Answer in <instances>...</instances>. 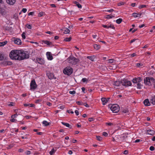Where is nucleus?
I'll return each instance as SVG.
<instances>
[{
	"instance_id": "26",
	"label": "nucleus",
	"mask_w": 155,
	"mask_h": 155,
	"mask_svg": "<svg viewBox=\"0 0 155 155\" xmlns=\"http://www.w3.org/2000/svg\"><path fill=\"white\" fill-rule=\"evenodd\" d=\"M71 40V37H69V38H65L64 41H70Z\"/></svg>"
},
{
	"instance_id": "35",
	"label": "nucleus",
	"mask_w": 155,
	"mask_h": 155,
	"mask_svg": "<svg viewBox=\"0 0 155 155\" xmlns=\"http://www.w3.org/2000/svg\"><path fill=\"white\" fill-rule=\"evenodd\" d=\"M136 55V54L135 53H133L132 54H129L128 55V57L127 58H132L135 56Z\"/></svg>"
},
{
	"instance_id": "34",
	"label": "nucleus",
	"mask_w": 155,
	"mask_h": 155,
	"mask_svg": "<svg viewBox=\"0 0 155 155\" xmlns=\"http://www.w3.org/2000/svg\"><path fill=\"white\" fill-rule=\"evenodd\" d=\"M0 13H1L2 15H4L5 13V10L0 8Z\"/></svg>"
},
{
	"instance_id": "56",
	"label": "nucleus",
	"mask_w": 155,
	"mask_h": 155,
	"mask_svg": "<svg viewBox=\"0 0 155 155\" xmlns=\"http://www.w3.org/2000/svg\"><path fill=\"white\" fill-rule=\"evenodd\" d=\"M25 117L27 119H29L32 117V116H26Z\"/></svg>"
},
{
	"instance_id": "61",
	"label": "nucleus",
	"mask_w": 155,
	"mask_h": 155,
	"mask_svg": "<svg viewBox=\"0 0 155 155\" xmlns=\"http://www.w3.org/2000/svg\"><path fill=\"white\" fill-rule=\"evenodd\" d=\"M114 11V10H113V9H111L110 10H108L107 11V12H113Z\"/></svg>"
},
{
	"instance_id": "46",
	"label": "nucleus",
	"mask_w": 155,
	"mask_h": 155,
	"mask_svg": "<svg viewBox=\"0 0 155 155\" xmlns=\"http://www.w3.org/2000/svg\"><path fill=\"white\" fill-rule=\"evenodd\" d=\"M154 147L152 146H150V150L151 151H153L154 150Z\"/></svg>"
},
{
	"instance_id": "38",
	"label": "nucleus",
	"mask_w": 155,
	"mask_h": 155,
	"mask_svg": "<svg viewBox=\"0 0 155 155\" xmlns=\"http://www.w3.org/2000/svg\"><path fill=\"white\" fill-rule=\"evenodd\" d=\"M96 138L97 140H98L100 141H101L102 140V138L100 136H97Z\"/></svg>"
},
{
	"instance_id": "8",
	"label": "nucleus",
	"mask_w": 155,
	"mask_h": 155,
	"mask_svg": "<svg viewBox=\"0 0 155 155\" xmlns=\"http://www.w3.org/2000/svg\"><path fill=\"white\" fill-rule=\"evenodd\" d=\"M36 63H38L41 64H44L45 61L43 59H34L33 60Z\"/></svg>"
},
{
	"instance_id": "31",
	"label": "nucleus",
	"mask_w": 155,
	"mask_h": 155,
	"mask_svg": "<svg viewBox=\"0 0 155 155\" xmlns=\"http://www.w3.org/2000/svg\"><path fill=\"white\" fill-rule=\"evenodd\" d=\"M127 137V136H126V135H124L121 138V140L124 141H126V139Z\"/></svg>"
},
{
	"instance_id": "39",
	"label": "nucleus",
	"mask_w": 155,
	"mask_h": 155,
	"mask_svg": "<svg viewBox=\"0 0 155 155\" xmlns=\"http://www.w3.org/2000/svg\"><path fill=\"white\" fill-rule=\"evenodd\" d=\"M142 86V85H141V84H140V83H139L137 84V87L139 89H141V88Z\"/></svg>"
},
{
	"instance_id": "12",
	"label": "nucleus",
	"mask_w": 155,
	"mask_h": 155,
	"mask_svg": "<svg viewBox=\"0 0 155 155\" xmlns=\"http://www.w3.org/2000/svg\"><path fill=\"white\" fill-rule=\"evenodd\" d=\"M2 64L6 66L8 65H12V63L11 61H8L5 60L3 61Z\"/></svg>"
},
{
	"instance_id": "52",
	"label": "nucleus",
	"mask_w": 155,
	"mask_h": 155,
	"mask_svg": "<svg viewBox=\"0 0 155 155\" xmlns=\"http://www.w3.org/2000/svg\"><path fill=\"white\" fill-rule=\"evenodd\" d=\"M64 107H65V106L64 105H63V106H59L58 107V108L60 109H63Z\"/></svg>"
},
{
	"instance_id": "10",
	"label": "nucleus",
	"mask_w": 155,
	"mask_h": 155,
	"mask_svg": "<svg viewBox=\"0 0 155 155\" xmlns=\"http://www.w3.org/2000/svg\"><path fill=\"white\" fill-rule=\"evenodd\" d=\"M142 79L141 78L139 77L136 78H134L133 80V82L134 83L138 84L139 83H140V82L141 81Z\"/></svg>"
},
{
	"instance_id": "29",
	"label": "nucleus",
	"mask_w": 155,
	"mask_h": 155,
	"mask_svg": "<svg viewBox=\"0 0 155 155\" xmlns=\"http://www.w3.org/2000/svg\"><path fill=\"white\" fill-rule=\"evenodd\" d=\"M122 19L121 18H119L116 20V23L118 24H120L122 21Z\"/></svg>"
},
{
	"instance_id": "47",
	"label": "nucleus",
	"mask_w": 155,
	"mask_h": 155,
	"mask_svg": "<svg viewBox=\"0 0 155 155\" xmlns=\"http://www.w3.org/2000/svg\"><path fill=\"white\" fill-rule=\"evenodd\" d=\"M103 135L105 137H107L108 135V134L107 133L105 132H104L103 133Z\"/></svg>"
},
{
	"instance_id": "28",
	"label": "nucleus",
	"mask_w": 155,
	"mask_h": 155,
	"mask_svg": "<svg viewBox=\"0 0 155 155\" xmlns=\"http://www.w3.org/2000/svg\"><path fill=\"white\" fill-rule=\"evenodd\" d=\"M42 124L45 126H47L49 125L48 123L46 120H44L42 122Z\"/></svg>"
},
{
	"instance_id": "40",
	"label": "nucleus",
	"mask_w": 155,
	"mask_h": 155,
	"mask_svg": "<svg viewBox=\"0 0 155 155\" xmlns=\"http://www.w3.org/2000/svg\"><path fill=\"white\" fill-rule=\"evenodd\" d=\"M10 121L12 122H16L17 121V120L15 119H14V118H11L10 119Z\"/></svg>"
},
{
	"instance_id": "64",
	"label": "nucleus",
	"mask_w": 155,
	"mask_h": 155,
	"mask_svg": "<svg viewBox=\"0 0 155 155\" xmlns=\"http://www.w3.org/2000/svg\"><path fill=\"white\" fill-rule=\"evenodd\" d=\"M102 26L104 28H108V26H107V25H102Z\"/></svg>"
},
{
	"instance_id": "55",
	"label": "nucleus",
	"mask_w": 155,
	"mask_h": 155,
	"mask_svg": "<svg viewBox=\"0 0 155 155\" xmlns=\"http://www.w3.org/2000/svg\"><path fill=\"white\" fill-rule=\"evenodd\" d=\"M34 14V12H30L29 13H28V15H33V14Z\"/></svg>"
},
{
	"instance_id": "43",
	"label": "nucleus",
	"mask_w": 155,
	"mask_h": 155,
	"mask_svg": "<svg viewBox=\"0 0 155 155\" xmlns=\"http://www.w3.org/2000/svg\"><path fill=\"white\" fill-rule=\"evenodd\" d=\"M108 28H111L112 29H114L115 28L114 25H110V26H108Z\"/></svg>"
},
{
	"instance_id": "60",
	"label": "nucleus",
	"mask_w": 155,
	"mask_h": 155,
	"mask_svg": "<svg viewBox=\"0 0 155 155\" xmlns=\"http://www.w3.org/2000/svg\"><path fill=\"white\" fill-rule=\"evenodd\" d=\"M84 105L86 107H89V106L87 104V103H84Z\"/></svg>"
},
{
	"instance_id": "23",
	"label": "nucleus",
	"mask_w": 155,
	"mask_h": 155,
	"mask_svg": "<svg viewBox=\"0 0 155 155\" xmlns=\"http://www.w3.org/2000/svg\"><path fill=\"white\" fill-rule=\"evenodd\" d=\"M74 4H76L77 6V7L79 8H82V6L81 5L79 4V3H78V2H76V1H74Z\"/></svg>"
},
{
	"instance_id": "4",
	"label": "nucleus",
	"mask_w": 155,
	"mask_h": 155,
	"mask_svg": "<svg viewBox=\"0 0 155 155\" xmlns=\"http://www.w3.org/2000/svg\"><path fill=\"white\" fill-rule=\"evenodd\" d=\"M110 110L113 113H116L118 112L120 110V108L119 106L116 104L113 105H111V107L110 108Z\"/></svg>"
},
{
	"instance_id": "15",
	"label": "nucleus",
	"mask_w": 155,
	"mask_h": 155,
	"mask_svg": "<svg viewBox=\"0 0 155 155\" xmlns=\"http://www.w3.org/2000/svg\"><path fill=\"white\" fill-rule=\"evenodd\" d=\"M6 2L8 4L12 5L15 3L16 0H6Z\"/></svg>"
},
{
	"instance_id": "44",
	"label": "nucleus",
	"mask_w": 155,
	"mask_h": 155,
	"mask_svg": "<svg viewBox=\"0 0 155 155\" xmlns=\"http://www.w3.org/2000/svg\"><path fill=\"white\" fill-rule=\"evenodd\" d=\"M28 29H31V26L30 25L27 24L26 25Z\"/></svg>"
},
{
	"instance_id": "25",
	"label": "nucleus",
	"mask_w": 155,
	"mask_h": 155,
	"mask_svg": "<svg viewBox=\"0 0 155 155\" xmlns=\"http://www.w3.org/2000/svg\"><path fill=\"white\" fill-rule=\"evenodd\" d=\"M43 42L48 45H50L52 44V43L51 42H50L49 41H43Z\"/></svg>"
},
{
	"instance_id": "6",
	"label": "nucleus",
	"mask_w": 155,
	"mask_h": 155,
	"mask_svg": "<svg viewBox=\"0 0 155 155\" xmlns=\"http://www.w3.org/2000/svg\"><path fill=\"white\" fill-rule=\"evenodd\" d=\"M121 84L126 86H129L131 85L132 84L130 81L127 79L123 80L121 81Z\"/></svg>"
},
{
	"instance_id": "63",
	"label": "nucleus",
	"mask_w": 155,
	"mask_h": 155,
	"mask_svg": "<svg viewBox=\"0 0 155 155\" xmlns=\"http://www.w3.org/2000/svg\"><path fill=\"white\" fill-rule=\"evenodd\" d=\"M29 106L30 107H33L35 106V105L33 104H29Z\"/></svg>"
},
{
	"instance_id": "27",
	"label": "nucleus",
	"mask_w": 155,
	"mask_h": 155,
	"mask_svg": "<svg viewBox=\"0 0 155 155\" xmlns=\"http://www.w3.org/2000/svg\"><path fill=\"white\" fill-rule=\"evenodd\" d=\"M7 43V41H5L4 42H0V46H4Z\"/></svg>"
},
{
	"instance_id": "3",
	"label": "nucleus",
	"mask_w": 155,
	"mask_h": 155,
	"mask_svg": "<svg viewBox=\"0 0 155 155\" xmlns=\"http://www.w3.org/2000/svg\"><path fill=\"white\" fill-rule=\"evenodd\" d=\"M63 73L68 75H71L73 72V68L69 67H67L64 69Z\"/></svg>"
},
{
	"instance_id": "18",
	"label": "nucleus",
	"mask_w": 155,
	"mask_h": 155,
	"mask_svg": "<svg viewBox=\"0 0 155 155\" xmlns=\"http://www.w3.org/2000/svg\"><path fill=\"white\" fill-rule=\"evenodd\" d=\"M101 101L102 102V104L103 105H105L107 103V102L108 101V100L107 99H106L105 98H101Z\"/></svg>"
},
{
	"instance_id": "54",
	"label": "nucleus",
	"mask_w": 155,
	"mask_h": 155,
	"mask_svg": "<svg viewBox=\"0 0 155 155\" xmlns=\"http://www.w3.org/2000/svg\"><path fill=\"white\" fill-rule=\"evenodd\" d=\"M4 54L0 53V58H4Z\"/></svg>"
},
{
	"instance_id": "2",
	"label": "nucleus",
	"mask_w": 155,
	"mask_h": 155,
	"mask_svg": "<svg viewBox=\"0 0 155 155\" xmlns=\"http://www.w3.org/2000/svg\"><path fill=\"white\" fill-rule=\"evenodd\" d=\"M144 82L146 84L151 85L155 83L154 79L153 78L147 77L144 79Z\"/></svg>"
},
{
	"instance_id": "21",
	"label": "nucleus",
	"mask_w": 155,
	"mask_h": 155,
	"mask_svg": "<svg viewBox=\"0 0 155 155\" xmlns=\"http://www.w3.org/2000/svg\"><path fill=\"white\" fill-rule=\"evenodd\" d=\"M47 58H53L50 52H47L46 53Z\"/></svg>"
},
{
	"instance_id": "5",
	"label": "nucleus",
	"mask_w": 155,
	"mask_h": 155,
	"mask_svg": "<svg viewBox=\"0 0 155 155\" xmlns=\"http://www.w3.org/2000/svg\"><path fill=\"white\" fill-rule=\"evenodd\" d=\"M37 85L36 84L35 80H33L31 81L30 84V90H34L37 87Z\"/></svg>"
},
{
	"instance_id": "17",
	"label": "nucleus",
	"mask_w": 155,
	"mask_h": 155,
	"mask_svg": "<svg viewBox=\"0 0 155 155\" xmlns=\"http://www.w3.org/2000/svg\"><path fill=\"white\" fill-rule=\"evenodd\" d=\"M143 104L146 106H149L150 105V103L149 102L148 99H146L143 101Z\"/></svg>"
},
{
	"instance_id": "37",
	"label": "nucleus",
	"mask_w": 155,
	"mask_h": 155,
	"mask_svg": "<svg viewBox=\"0 0 155 155\" xmlns=\"http://www.w3.org/2000/svg\"><path fill=\"white\" fill-rule=\"evenodd\" d=\"M64 32L65 34H68L70 32V30L67 28H65V30H64Z\"/></svg>"
},
{
	"instance_id": "13",
	"label": "nucleus",
	"mask_w": 155,
	"mask_h": 155,
	"mask_svg": "<svg viewBox=\"0 0 155 155\" xmlns=\"http://www.w3.org/2000/svg\"><path fill=\"white\" fill-rule=\"evenodd\" d=\"M155 132L152 130H148L147 131L146 134L149 135H153L154 134Z\"/></svg>"
},
{
	"instance_id": "36",
	"label": "nucleus",
	"mask_w": 155,
	"mask_h": 155,
	"mask_svg": "<svg viewBox=\"0 0 155 155\" xmlns=\"http://www.w3.org/2000/svg\"><path fill=\"white\" fill-rule=\"evenodd\" d=\"M114 17V16H112L111 15H107L106 16V18L107 19H110L112 18L113 17Z\"/></svg>"
},
{
	"instance_id": "49",
	"label": "nucleus",
	"mask_w": 155,
	"mask_h": 155,
	"mask_svg": "<svg viewBox=\"0 0 155 155\" xmlns=\"http://www.w3.org/2000/svg\"><path fill=\"white\" fill-rule=\"evenodd\" d=\"M43 12H40L38 15V16L39 17L42 16L43 15Z\"/></svg>"
},
{
	"instance_id": "11",
	"label": "nucleus",
	"mask_w": 155,
	"mask_h": 155,
	"mask_svg": "<svg viewBox=\"0 0 155 155\" xmlns=\"http://www.w3.org/2000/svg\"><path fill=\"white\" fill-rule=\"evenodd\" d=\"M13 41L15 44L18 45H20L21 44V41L19 38H14Z\"/></svg>"
},
{
	"instance_id": "32",
	"label": "nucleus",
	"mask_w": 155,
	"mask_h": 155,
	"mask_svg": "<svg viewBox=\"0 0 155 155\" xmlns=\"http://www.w3.org/2000/svg\"><path fill=\"white\" fill-rule=\"evenodd\" d=\"M107 61L108 63H112L114 62V60L113 59H109L107 60Z\"/></svg>"
},
{
	"instance_id": "41",
	"label": "nucleus",
	"mask_w": 155,
	"mask_h": 155,
	"mask_svg": "<svg viewBox=\"0 0 155 155\" xmlns=\"http://www.w3.org/2000/svg\"><path fill=\"white\" fill-rule=\"evenodd\" d=\"M25 32H23L21 36L22 38L24 39H25Z\"/></svg>"
},
{
	"instance_id": "48",
	"label": "nucleus",
	"mask_w": 155,
	"mask_h": 155,
	"mask_svg": "<svg viewBox=\"0 0 155 155\" xmlns=\"http://www.w3.org/2000/svg\"><path fill=\"white\" fill-rule=\"evenodd\" d=\"M81 81L83 82H85L87 81V78H84L82 79Z\"/></svg>"
},
{
	"instance_id": "20",
	"label": "nucleus",
	"mask_w": 155,
	"mask_h": 155,
	"mask_svg": "<svg viewBox=\"0 0 155 155\" xmlns=\"http://www.w3.org/2000/svg\"><path fill=\"white\" fill-rule=\"evenodd\" d=\"M132 16L135 18L140 17L141 15V14H139L137 13H134L132 14Z\"/></svg>"
},
{
	"instance_id": "22",
	"label": "nucleus",
	"mask_w": 155,
	"mask_h": 155,
	"mask_svg": "<svg viewBox=\"0 0 155 155\" xmlns=\"http://www.w3.org/2000/svg\"><path fill=\"white\" fill-rule=\"evenodd\" d=\"M61 124L63 125H64L66 126L67 127L70 128L71 127V126L69 124H68V123H64L63 122H62Z\"/></svg>"
},
{
	"instance_id": "9",
	"label": "nucleus",
	"mask_w": 155,
	"mask_h": 155,
	"mask_svg": "<svg viewBox=\"0 0 155 155\" xmlns=\"http://www.w3.org/2000/svg\"><path fill=\"white\" fill-rule=\"evenodd\" d=\"M121 84V81H116L113 83V85L114 86V88H117Z\"/></svg>"
},
{
	"instance_id": "59",
	"label": "nucleus",
	"mask_w": 155,
	"mask_h": 155,
	"mask_svg": "<svg viewBox=\"0 0 155 155\" xmlns=\"http://www.w3.org/2000/svg\"><path fill=\"white\" fill-rule=\"evenodd\" d=\"M22 11L24 12L25 13L27 11V9L25 8H23L22 9Z\"/></svg>"
},
{
	"instance_id": "51",
	"label": "nucleus",
	"mask_w": 155,
	"mask_h": 155,
	"mask_svg": "<svg viewBox=\"0 0 155 155\" xmlns=\"http://www.w3.org/2000/svg\"><path fill=\"white\" fill-rule=\"evenodd\" d=\"M25 153L27 155H29L31 154V151L29 150H27L25 152Z\"/></svg>"
},
{
	"instance_id": "53",
	"label": "nucleus",
	"mask_w": 155,
	"mask_h": 155,
	"mask_svg": "<svg viewBox=\"0 0 155 155\" xmlns=\"http://www.w3.org/2000/svg\"><path fill=\"white\" fill-rule=\"evenodd\" d=\"M146 5H141L140 6L139 8H143L145 7Z\"/></svg>"
},
{
	"instance_id": "7",
	"label": "nucleus",
	"mask_w": 155,
	"mask_h": 155,
	"mask_svg": "<svg viewBox=\"0 0 155 155\" xmlns=\"http://www.w3.org/2000/svg\"><path fill=\"white\" fill-rule=\"evenodd\" d=\"M68 62L71 65H75L79 62V59H69Z\"/></svg>"
},
{
	"instance_id": "42",
	"label": "nucleus",
	"mask_w": 155,
	"mask_h": 155,
	"mask_svg": "<svg viewBox=\"0 0 155 155\" xmlns=\"http://www.w3.org/2000/svg\"><path fill=\"white\" fill-rule=\"evenodd\" d=\"M136 65L138 67L142 66L143 65L142 63H137Z\"/></svg>"
},
{
	"instance_id": "14",
	"label": "nucleus",
	"mask_w": 155,
	"mask_h": 155,
	"mask_svg": "<svg viewBox=\"0 0 155 155\" xmlns=\"http://www.w3.org/2000/svg\"><path fill=\"white\" fill-rule=\"evenodd\" d=\"M47 75L50 79H53L54 77L53 74L49 72L47 73Z\"/></svg>"
},
{
	"instance_id": "1",
	"label": "nucleus",
	"mask_w": 155,
	"mask_h": 155,
	"mask_svg": "<svg viewBox=\"0 0 155 155\" xmlns=\"http://www.w3.org/2000/svg\"><path fill=\"white\" fill-rule=\"evenodd\" d=\"M10 58H29V53L23 50H13L9 53Z\"/></svg>"
},
{
	"instance_id": "58",
	"label": "nucleus",
	"mask_w": 155,
	"mask_h": 155,
	"mask_svg": "<svg viewBox=\"0 0 155 155\" xmlns=\"http://www.w3.org/2000/svg\"><path fill=\"white\" fill-rule=\"evenodd\" d=\"M94 120V119L93 118H90L88 119V120L90 122L92 121H93Z\"/></svg>"
},
{
	"instance_id": "24",
	"label": "nucleus",
	"mask_w": 155,
	"mask_h": 155,
	"mask_svg": "<svg viewBox=\"0 0 155 155\" xmlns=\"http://www.w3.org/2000/svg\"><path fill=\"white\" fill-rule=\"evenodd\" d=\"M96 57L98 58H107V57L106 56H105L104 55L99 54L97 55V56Z\"/></svg>"
},
{
	"instance_id": "50",
	"label": "nucleus",
	"mask_w": 155,
	"mask_h": 155,
	"mask_svg": "<svg viewBox=\"0 0 155 155\" xmlns=\"http://www.w3.org/2000/svg\"><path fill=\"white\" fill-rule=\"evenodd\" d=\"M77 104L79 105H82L83 104V103L81 101H77L76 102Z\"/></svg>"
},
{
	"instance_id": "57",
	"label": "nucleus",
	"mask_w": 155,
	"mask_h": 155,
	"mask_svg": "<svg viewBox=\"0 0 155 155\" xmlns=\"http://www.w3.org/2000/svg\"><path fill=\"white\" fill-rule=\"evenodd\" d=\"M75 113L77 116L79 114V112L78 111V110H75Z\"/></svg>"
},
{
	"instance_id": "62",
	"label": "nucleus",
	"mask_w": 155,
	"mask_h": 155,
	"mask_svg": "<svg viewBox=\"0 0 155 155\" xmlns=\"http://www.w3.org/2000/svg\"><path fill=\"white\" fill-rule=\"evenodd\" d=\"M141 141V140L140 139H137L135 140V143H138V142H140Z\"/></svg>"
},
{
	"instance_id": "33",
	"label": "nucleus",
	"mask_w": 155,
	"mask_h": 155,
	"mask_svg": "<svg viewBox=\"0 0 155 155\" xmlns=\"http://www.w3.org/2000/svg\"><path fill=\"white\" fill-rule=\"evenodd\" d=\"M55 151L56 150H55L54 148H52L49 152L50 155H52L54 154L55 153Z\"/></svg>"
},
{
	"instance_id": "45",
	"label": "nucleus",
	"mask_w": 155,
	"mask_h": 155,
	"mask_svg": "<svg viewBox=\"0 0 155 155\" xmlns=\"http://www.w3.org/2000/svg\"><path fill=\"white\" fill-rule=\"evenodd\" d=\"M69 93L71 94H75L76 93V92L74 91H70L69 92Z\"/></svg>"
},
{
	"instance_id": "16",
	"label": "nucleus",
	"mask_w": 155,
	"mask_h": 155,
	"mask_svg": "<svg viewBox=\"0 0 155 155\" xmlns=\"http://www.w3.org/2000/svg\"><path fill=\"white\" fill-rule=\"evenodd\" d=\"M16 111H20L19 109H16L15 110V112L16 113V114L14 115H12L11 116V118H16L19 115H20L19 114H17V112Z\"/></svg>"
},
{
	"instance_id": "30",
	"label": "nucleus",
	"mask_w": 155,
	"mask_h": 155,
	"mask_svg": "<svg viewBox=\"0 0 155 155\" xmlns=\"http://www.w3.org/2000/svg\"><path fill=\"white\" fill-rule=\"evenodd\" d=\"M100 46L99 45L95 44L94 45V48L95 49H98L100 48Z\"/></svg>"
},
{
	"instance_id": "19",
	"label": "nucleus",
	"mask_w": 155,
	"mask_h": 155,
	"mask_svg": "<svg viewBox=\"0 0 155 155\" xmlns=\"http://www.w3.org/2000/svg\"><path fill=\"white\" fill-rule=\"evenodd\" d=\"M150 102L153 104H155V95L151 97Z\"/></svg>"
}]
</instances>
